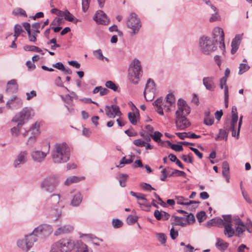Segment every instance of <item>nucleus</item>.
Returning <instances> with one entry per match:
<instances>
[{
	"label": "nucleus",
	"instance_id": "nucleus-1",
	"mask_svg": "<svg viewBox=\"0 0 252 252\" xmlns=\"http://www.w3.org/2000/svg\"><path fill=\"white\" fill-rule=\"evenodd\" d=\"M70 149L65 143H56L52 151V158L54 162L61 163L66 162L70 158Z\"/></svg>",
	"mask_w": 252,
	"mask_h": 252
},
{
	"label": "nucleus",
	"instance_id": "nucleus-2",
	"mask_svg": "<svg viewBox=\"0 0 252 252\" xmlns=\"http://www.w3.org/2000/svg\"><path fill=\"white\" fill-rule=\"evenodd\" d=\"M50 201L52 203L53 206L50 210L49 217L53 222H56L60 220L62 217V210L64 206L62 204L59 194H52L50 196Z\"/></svg>",
	"mask_w": 252,
	"mask_h": 252
},
{
	"label": "nucleus",
	"instance_id": "nucleus-3",
	"mask_svg": "<svg viewBox=\"0 0 252 252\" xmlns=\"http://www.w3.org/2000/svg\"><path fill=\"white\" fill-rule=\"evenodd\" d=\"M75 241L69 238L61 239L51 245L50 252H71L75 248Z\"/></svg>",
	"mask_w": 252,
	"mask_h": 252
},
{
	"label": "nucleus",
	"instance_id": "nucleus-4",
	"mask_svg": "<svg viewBox=\"0 0 252 252\" xmlns=\"http://www.w3.org/2000/svg\"><path fill=\"white\" fill-rule=\"evenodd\" d=\"M60 182L58 175L51 174L43 179L40 183V188L43 191L52 193L56 190Z\"/></svg>",
	"mask_w": 252,
	"mask_h": 252
},
{
	"label": "nucleus",
	"instance_id": "nucleus-5",
	"mask_svg": "<svg viewBox=\"0 0 252 252\" xmlns=\"http://www.w3.org/2000/svg\"><path fill=\"white\" fill-rule=\"evenodd\" d=\"M141 73V63L138 60L134 59L129 65L128 74L129 80L134 84H137L142 76Z\"/></svg>",
	"mask_w": 252,
	"mask_h": 252
},
{
	"label": "nucleus",
	"instance_id": "nucleus-6",
	"mask_svg": "<svg viewBox=\"0 0 252 252\" xmlns=\"http://www.w3.org/2000/svg\"><path fill=\"white\" fill-rule=\"evenodd\" d=\"M38 238L34 232L25 234L23 238L18 240L17 245L22 251L27 252L33 247Z\"/></svg>",
	"mask_w": 252,
	"mask_h": 252
},
{
	"label": "nucleus",
	"instance_id": "nucleus-7",
	"mask_svg": "<svg viewBox=\"0 0 252 252\" xmlns=\"http://www.w3.org/2000/svg\"><path fill=\"white\" fill-rule=\"evenodd\" d=\"M199 47L201 52L205 55H209L215 51L217 47L210 37L203 36L199 39Z\"/></svg>",
	"mask_w": 252,
	"mask_h": 252
},
{
	"label": "nucleus",
	"instance_id": "nucleus-8",
	"mask_svg": "<svg viewBox=\"0 0 252 252\" xmlns=\"http://www.w3.org/2000/svg\"><path fill=\"white\" fill-rule=\"evenodd\" d=\"M127 27L132 30L131 34L134 35L138 33L141 26L140 19L137 14L132 12L130 14L126 22Z\"/></svg>",
	"mask_w": 252,
	"mask_h": 252
},
{
	"label": "nucleus",
	"instance_id": "nucleus-9",
	"mask_svg": "<svg viewBox=\"0 0 252 252\" xmlns=\"http://www.w3.org/2000/svg\"><path fill=\"white\" fill-rule=\"evenodd\" d=\"M32 112L31 108L25 107L13 118L12 122L18 123L19 126H23L31 118Z\"/></svg>",
	"mask_w": 252,
	"mask_h": 252
},
{
	"label": "nucleus",
	"instance_id": "nucleus-10",
	"mask_svg": "<svg viewBox=\"0 0 252 252\" xmlns=\"http://www.w3.org/2000/svg\"><path fill=\"white\" fill-rule=\"evenodd\" d=\"M33 231L37 237L40 236L42 238H47L53 233V228L50 224L44 223L35 227Z\"/></svg>",
	"mask_w": 252,
	"mask_h": 252
},
{
	"label": "nucleus",
	"instance_id": "nucleus-11",
	"mask_svg": "<svg viewBox=\"0 0 252 252\" xmlns=\"http://www.w3.org/2000/svg\"><path fill=\"white\" fill-rule=\"evenodd\" d=\"M178 109L175 113V117H187L190 112V107L183 99H179L177 102Z\"/></svg>",
	"mask_w": 252,
	"mask_h": 252
},
{
	"label": "nucleus",
	"instance_id": "nucleus-12",
	"mask_svg": "<svg viewBox=\"0 0 252 252\" xmlns=\"http://www.w3.org/2000/svg\"><path fill=\"white\" fill-rule=\"evenodd\" d=\"M153 105L156 107V111L158 114L160 115H163V110L166 112L171 111L170 106L166 103L162 97H160L156 99L153 103Z\"/></svg>",
	"mask_w": 252,
	"mask_h": 252
},
{
	"label": "nucleus",
	"instance_id": "nucleus-13",
	"mask_svg": "<svg viewBox=\"0 0 252 252\" xmlns=\"http://www.w3.org/2000/svg\"><path fill=\"white\" fill-rule=\"evenodd\" d=\"M213 37L216 42L219 43L220 47L222 50L225 48V44L224 43V32L222 29L220 27H215L212 32Z\"/></svg>",
	"mask_w": 252,
	"mask_h": 252
},
{
	"label": "nucleus",
	"instance_id": "nucleus-14",
	"mask_svg": "<svg viewBox=\"0 0 252 252\" xmlns=\"http://www.w3.org/2000/svg\"><path fill=\"white\" fill-rule=\"evenodd\" d=\"M28 153L27 151H21L16 157L13 162V166L16 168H20L28 160Z\"/></svg>",
	"mask_w": 252,
	"mask_h": 252
},
{
	"label": "nucleus",
	"instance_id": "nucleus-15",
	"mask_svg": "<svg viewBox=\"0 0 252 252\" xmlns=\"http://www.w3.org/2000/svg\"><path fill=\"white\" fill-rule=\"evenodd\" d=\"M231 120L230 122V126L228 128L232 131V136L236 137L237 123L238 120V113L237 112V108L235 106H233L231 110Z\"/></svg>",
	"mask_w": 252,
	"mask_h": 252
},
{
	"label": "nucleus",
	"instance_id": "nucleus-16",
	"mask_svg": "<svg viewBox=\"0 0 252 252\" xmlns=\"http://www.w3.org/2000/svg\"><path fill=\"white\" fill-rule=\"evenodd\" d=\"M22 105L23 100L17 96H13L6 103V108L10 110H17L21 108Z\"/></svg>",
	"mask_w": 252,
	"mask_h": 252
},
{
	"label": "nucleus",
	"instance_id": "nucleus-17",
	"mask_svg": "<svg viewBox=\"0 0 252 252\" xmlns=\"http://www.w3.org/2000/svg\"><path fill=\"white\" fill-rule=\"evenodd\" d=\"M105 111L106 115L109 118H114L116 116L120 117L122 115L119 107L115 105L106 106Z\"/></svg>",
	"mask_w": 252,
	"mask_h": 252
},
{
	"label": "nucleus",
	"instance_id": "nucleus-18",
	"mask_svg": "<svg viewBox=\"0 0 252 252\" xmlns=\"http://www.w3.org/2000/svg\"><path fill=\"white\" fill-rule=\"evenodd\" d=\"M31 155L32 159L34 162L41 163L45 160L47 153L40 150H33L32 151Z\"/></svg>",
	"mask_w": 252,
	"mask_h": 252
},
{
	"label": "nucleus",
	"instance_id": "nucleus-19",
	"mask_svg": "<svg viewBox=\"0 0 252 252\" xmlns=\"http://www.w3.org/2000/svg\"><path fill=\"white\" fill-rule=\"evenodd\" d=\"M175 123L177 129L184 130L190 125L187 117H175Z\"/></svg>",
	"mask_w": 252,
	"mask_h": 252
},
{
	"label": "nucleus",
	"instance_id": "nucleus-20",
	"mask_svg": "<svg viewBox=\"0 0 252 252\" xmlns=\"http://www.w3.org/2000/svg\"><path fill=\"white\" fill-rule=\"evenodd\" d=\"M93 19L98 24L106 25L109 22L106 15L101 10L97 11Z\"/></svg>",
	"mask_w": 252,
	"mask_h": 252
},
{
	"label": "nucleus",
	"instance_id": "nucleus-21",
	"mask_svg": "<svg viewBox=\"0 0 252 252\" xmlns=\"http://www.w3.org/2000/svg\"><path fill=\"white\" fill-rule=\"evenodd\" d=\"M203 84L205 88L209 91L214 90L216 85L214 82V78L212 76L206 77L203 79Z\"/></svg>",
	"mask_w": 252,
	"mask_h": 252
},
{
	"label": "nucleus",
	"instance_id": "nucleus-22",
	"mask_svg": "<svg viewBox=\"0 0 252 252\" xmlns=\"http://www.w3.org/2000/svg\"><path fill=\"white\" fill-rule=\"evenodd\" d=\"M235 225L237 226L235 228V235L240 237L246 230V227L244 223L239 218L235 220Z\"/></svg>",
	"mask_w": 252,
	"mask_h": 252
},
{
	"label": "nucleus",
	"instance_id": "nucleus-23",
	"mask_svg": "<svg viewBox=\"0 0 252 252\" xmlns=\"http://www.w3.org/2000/svg\"><path fill=\"white\" fill-rule=\"evenodd\" d=\"M75 243L74 249L75 252H93L92 250L81 241L76 240Z\"/></svg>",
	"mask_w": 252,
	"mask_h": 252
},
{
	"label": "nucleus",
	"instance_id": "nucleus-24",
	"mask_svg": "<svg viewBox=\"0 0 252 252\" xmlns=\"http://www.w3.org/2000/svg\"><path fill=\"white\" fill-rule=\"evenodd\" d=\"M243 34H237L235 37L233 39L231 42V53L232 54H234L239 48V46L240 44L241 41L242 39V36Z\"/></svg>",
	"mask_w": 252,
	"mask_h": 252
},
{
	"label": "nucleus",
	"instance_id": "nucleus-25",
	"mask_svg": "<svg viewBox=\"0 0 252 252\" xmlns=\"http://www.w3.org/2000/svg\"><path fill=\"white\" fill-rule=\"evenodd\" d=\"M73 227L69 224L63 225L58 228L54 232L55 236H59L63 234L69 233L73 231Z\"/></svg>",
	"mask_w": 252,
	"mask_h": 252
},
{
	"label": "nucleus",
	"instance_id": "nucleus-26",
	"mask_svg": "<svg viewBox=\"0 0 252 252\" xmlns=\"http://www.w3.org/2000/svg\"><path fill=\"white\" fill-rule=\"evenodd\" d=\"M134 108L135 111L128 113V118L131 124L136 125L139 119V114L138 110L135 106Z\"/></svg>",
	"mask_w": 252,
	"mask_h": 252
},
{
	"label": "nucleus",
	"instance_id": "nucleus-27",
	"mask_svg": "<svg viewBox=\"0 0 252 252\" xmlns=\"http://www.w3.org/2000/svg\"><path fill=\"white\" fill-rule=\"evenodd\" d=\"M18 89V86L17 81L15 79H12L7 82L6 92L7 93L12 94L16 93Z\"/></svg>",
	"mask_w": 252,
	"mask_h": 252
},
{
	"label": "nucleus",
	"instance_id": "nucleus-28",
	"mask_svg": "<svg viewBox=\"0 0 252 252\" xmlns=\"http://www.w3.org/2000/svg\"><path fill=\"white\" fill-rule=\"evenodd\" d=\"M130 193L132 196L135 197L138 200L142 201V202H140V201L138 202V204L139 205H140V206L143 205L146 207H150L151 206L150 205H149L148 204V203H147L148 200L145 198V195L144 194H142V193L137 194L136 193H135L133 191H132L130 192Z\"/></svg>",
	"mask_w": 252,
	"mask_h": 252
},
{
	"label": "nucleus",
	"instance_id": "nucleus-29",
	"mask_svg": "<svg viewBox=\"0 0 252 252\" xmlns=\"http://www.w3.org/2000/svg\"><path fill=\"white\" fill-rule=\"evenodd\" d=\"M171 224L174 227V225H180L185 226L187 223L185 222V218L183 217H179L175 215H173L170 219Z\"/></svg>",
	"mask_w": 252,
	"mask_h": 252
},
{
	"label": "nucleus",
	"instance_id": "nucleus-30",
	"mask_svg": "<svg viewBox=\"0 0 252 252\" xmlns=\"http://www.w3.org/2000/svg\"><path fill=\"white\" fill-rule=\"evenodd\" d=\"M175 199L178 204L183 205H189L193 204H199L200 203L199 201L189 200V199L184 198L182 196H176Z\"/></svg>",
	"mask_w": 252,
	"mask_h": 252
},
{
	"label": "nucleus",
	"instance_id": "nucleus-31",
	"mask_svg": "<svg viewBox=\"0 0 252 252\" xmlns=\"http://www.w3.org/2000/svg\"><path fill=\"white\" fill-rule=\"evenodd\" d=\"M154 215L156 219L158 220H167L170 218V215L169 214L164 211H159L158 210H156L154 212Z\"/></svg>",
	"mask_w": 252,
	"mask_h": 252
},
{
	"label": "nucleus",
	"instance_id": "nucleus-32",
	"mask_svg": "<svg viewBox=\"0 0 252 252\" xmlns=\"http://www.w3.org/2000/svg\"><path fill=\"white\" fill-rule=\"evenodd\" d=\"M222 222L223 220L222 219L220 218H216L209 220L207 222L206 225L207 226H217L219 227H222V224H223Z\"/></svg>",
	"mask_w": 252,
	"mask_h": 252
},
{
	"label": "nucleus",
	"instance_id": "nucleus-33",
	"mask_svg": "<svg viewBox=\"0 0 252 252\" xmlns=\"http://www.w3.org/2000/svg\"><path fill=\"white\" fill-rule=\"evenodd\" d=\"M224 227V234L228 238L233 237L235 234V230L232 228V224L225 225Z\"/></svg>",
	"mask_w": 252,
	"mask_h": 252
},
{
	"label": "nucleus",
	"instance_id": "nucleus-34",
	"mask_svg": "<svg viewBox=\"0 0 252 252\" xmlns=\"http://www.w3.org/2000/svg\"><path fill=\"white\" fill-rule=\"evenodd\" d=\"M84 179V177H79L77 176H73L67 178L64 182L65 186H69L72 184L78 183Z\"/></svg>",
	"mask_w": 252,
	"mask_h": 252
},
{
	"label": "nucleus",
	"instance_id": "nucleus-35",
	"mask_svg": "<svg viewBox=\"0 0 252 252\" xmlns=\"http://www.w3.org/2000/svg\"><path fill=\"white\" fill-rule=\"evenodd\" d=\"M29 131L31 133V135L38 137L40 133V125L38 123L36 122L31 127Z\"/></svg>",
	"mask_w": 252,
	"mask_h": 252
},
{
	"label": "nucleus",
	"instance_id": "nucleus-36",
	"mask_svg": "<svg viewBox=\"0 0 252 252\" xmlns=\"http://www.w3.org/2000/svg\"><path fill=\"white\" fill-rule=\"evenodd\" d=\"M82 200V196L80 193L77 192L73 196L71 201V205L76 207L79 206V205L81 203Z\"/></svg>",
	"mask_w": 252,
	"mask_h": 252
},
{
	"label": "nucleus",
	"instance_id": "nucleus-37",
	"mask_svg": "<svg viewBox=\"0 0 252 252\" xmlns=\"http://www.w3.org/2000/svg\"><path fill=\"white\" fill-rule=\"evenodd\" d=\"M216 246L220 250H224L228 247V244L220 238H218Z\"/></svg>",
	"mask_w": 252,
	"mask_h": 252
},
{
	"label": "nucleus",
	"instance_id": "nucleus-38",
	"mask_svg": "<svg viewBox=\"0 0 252 252\" xmlns=\"http://www.w3.org/2000/svg\"><path fill=\"white\" fill-rule=\"evenodd\" d=\"M156 86L154 82L151 79L147 81L144 92H156Z\"/></svg>",
	"mask_w": 252,
	"mask_h": 252
},
{
	"label": "nucleus",
	"instance_id": "nucleus-39",
	"mask_svg": "<svg viewBox=\"0 0 252 252\" xmlns=\"http://www.w3.org/2000/svg\"><path fill=\"white\" fill-rule=\"evenodd\" d=\"M94 56L98 60L100 61H103L105 60L106 61H108L109 60L107 58H105L102 54V52L101 49H97L93 51Z\"/></svg>",
	"mask_w": 252,
	"mask_h": 252
},
{
	"label": "nucleus",
	"instance_id": "nucleus-40",
	"mask_svg": "<svg viewBox=\"0 0 252 252\" xmlns=\"http://www.w3.org/2000/svg\"><path fill=\"white\" fill-rule=\"evenodd\" d=\"M60 15L63 16L64 19L69 22H72L74 20V16L68 11L65 10L63 12L59 11Z\"/></svg>",
	"mask_w": 252,
	"mask_h": 252
},
{
	"label": "nucleus",
	"instance_id": "nucleus-41",
	"mask_svg": "<svg viewBox=\"0 0 252 252\" xmlns=\"http://www.w3.org/2000/svg\"><path fill=\"white\" fill-rule=\"evenodd\" d=\"M227 137V133L224 129H220L219 130V134L216 137V140H226Z\"/></svg>",
	"mask_w": 252,
	"mask_h": 252
},
{
	"label": "nucleus",
	"instance_id": "nucleus-42",
	"mask_svg": "<svg viewBox=\"0 0 252 252\" xmlns=\"http://www.w3.org/2000/svg\"><path fill=\"white\" fill-rule=\"evenodd\" d=\"M163 100L170 106V107L172 105L175 104V99L174 95L172 94H168L165 98L163 99Z\"/></svg>",
	"mask_w": 252,
	"mask_h": 252
},
{
	"label": "nucleus",
	"instance_id": "nucleus-43",
	"mask_svg": "<svg viewBox=\"0 0 252 252\" xmlns=\"http://www.w3.org/2000/svg\"><path fill=\"white\" fill-rule=\"evenodd\" d=\"M14 30V34L13 36L15 37V40H16L17 39V37L24 31L22 29L21 26L19 24H16L15 25Z\"/></svg>",
	"mask_w": 252,
	"mask_h": 252
},
{
	"label": "nucleus",
	"instance_id": "nucleus-44",
	"mask_svg": "<svg viewBox=\"0 0 252 252\" xmlns=\"http://www.w3.org/2000/svg\"><path fill=\"white\" fill-rule=\"evenodd\" d=\"M22 126H19L18 123H17V126H14L11 129V133L12 135L16 137H18L20 135V131L22 130L21 129Z\"/></svg>",
	"mask_w": 252,
	"mask_h": 252
},
{
	"label": "nucleus",
	"instance_id": "nucleus-45",
	"mask_svg": "<svg viewBox=\"0 0 252 252\" xmlns=\"http://www.w3.org/2000/svg\"><path fill=\"white\" fill-rule=\"evenodd\" d=\"M24 49L25 51H34L38 53H41L42 55L44 54L42 52V51L39 47L35 46H25L24 47Z\"/></svg>",
	"mask_w": 252,
	"mask_h": 252
},
{
	"label": "nucleus",
	"instance_id": "nucleus-46",
	"mask_svg": "<svg viewBox=\"0 0 252 252\" xmlns=\"http://www.w3.org/2000/svg\"><path fill=\"white\" fill-rule=\"evenodd\" d=\"M128 178L127 174H122L118 177L120 185L122 187H125L126 186V182Z\"/></svg>",
	"mask_w": 252,
	"mask_h": 252
},
{
	"label": "nucleus",
	"instance_id": "nucleus-47",
	"mask_svg": "<svg viewBox=\"0 0 252 252\" xmlns=\"http://www.w3.org/2000/svg\"><path fill=\"white\" fill-rule=\"evenodd\" d=\"M250 68V67L248 65V64L246 63H240L239 67V74H242L244 72L248 71Z\"/></svg>",
	"mask_w": 252,
	"mask_h": 252
},
{
	"label": "nucleus",
	"instance_id": "nucleus-48",
	"mask_svg": "<svg viewBox=\"0 0 252 252\" xmlns=\"http://www.w3.org/2000/svg\"><path fill=\"white\" fill-rule=\"evenodd\" d=\"M223 222L222 226L225 225H229L232 224V217L230 215H225L222 216Z\"/></svg>",
	"mask_w": 252,
	"mask_h": 252
},
{
	"label": "nucleus",
	"instance_id": "nucleus-49",
	"mask_svg": "<svg viewBox=\"0 0 252 252\" xmlns=\"http://www.w3.org/2000/svg\"><path fill=\"white\" fill-rule=\"evenodd\" d=\"M156 92H144V95L145 99L147 101H151L155 97V94Z\"/></svg>",
	"mask_w": 252,
	"mask_h": 252
},
{
	"label": "nucleus",
	"instance_id": "nucleus-50",
	"mask_svg": "<svg viewBox=\"0 0 252 252\" xmlns=\"http://www.w3.org/2000/svg\"><path fill=\"white\" fill-rule=\"evenodd\" d=\"M212 12H213L214 13L212 14L210 18V21L211 22H213L220 20V17L218 13V9L217 8L216 11H212Z\"/></svg>",
	"mask_w": 252,
	"mask_h": 252
},
{
	"label": "nucleus",
	"instance_id": "nucleus-51",
	"mask_svg": "<svg viewBox=\"0 0 252 252\" xmlns=\"http://www.w3.org/2000/svg\"><path fill=\"white\" fill-rule=\"evenodd\" d=\"M162 135V134L159 131H155L153 134H150V137H151L155 142L160 143L161 142L160 137Z\"/></svg>",
	"mask_w": 252,
	"mask_h": 252
},
{
	"label": "nucleus",
	"instance_id": "nucleus-52",
	"mask_svg": "<svg viewBox=\"0 0 252 252\" xmlns=\"http://www.w3.org/2000/svg\"><path fill=\"white\" fill-rule=\"evenodd\" d=\"M222 175H226L229 174V166L228 163L225 161L222 162Z\"/></svg>",
	"mask_w": 252,
	"mask_h": 252
},
{
	"label": "nucleus",
	"instance_id": "nucleus-53",
	"mask_svg": "<svg viewBox=\"0 0 252 252\" xmlns=\"http://www.w3.org/2000/svg\"><path fill=\"white\" fill-rule=\"evenodd\" d=\"M158 241L162 244L165 245L166 242V236L165 234L159 233L157 234Z\"/></svg>",
	"mask_w": 252,
	"mask_h": 252
},
{
	"label": "nucleus",
	"instance_id": "nucleus-54",
	"mask_svg": "<svg viewBox=\"0 0 252 252\" xmlns=\"http://www.w3.org/2000/svg\"><path fill=\"white\" fill-rule=\"evenodd\" d=\"M186 174L185 172L183 171H180L177 169H175L173 170V171L172 172L171 174L169 175V177L171 176H182V177H186Z\"/></svg>",
	"mask_w": 252,
	"mask_h": 252
},
{
	"label": "nucleus",
	"instance_id": "nucleus-55",
	"mask_svg": "<svg viewBox=\"0 0 252 252\" xmlns=\"http://www.w3.org/2000/svg\"><path fill=\"white\" fill-rule=\"evenodd\" d=\"M12 13L15 15H22L25 16H27L26 11L21 8H17L15 9L13 11Z\"/></svg>",
	"mask_w": 252,
	"mask_h": 252
},
{
	"label": "nucleus",
	"instance_id": "nucleus-56",
	"mask_svg": "<svg viewBox=\"0 0 252 252\" xmlns=\"http://www.w3.org/2000/svg\"><path fill=\"white\" fill-rule=\"evenodd\" d=\"M105 86L109 88L111 90H112L114 91H117L118 87L116 85V84L111 81H108L105 83Z\"/></svg>",
	"mask_w": 252,
	"mask_h": 252
},
{
	"label": "nucleus",
	"instance_id": "nucleus-57",
	"mask_svg": "<svg viewBox=\"0 0 252 252\" xmlns=\"http://www.w3.org/2000/svg\"><path fill=\"white\" fill-rule=\"evenodd\" d=\"M91 0H82V9L86 12L89 8Z\"/></svg>",
	"mask_w": 252,
	"mask_h": 252
},
{
	"label": "nucleus",
	"instance_id": "nucleus-58",
	"mask_svg": "<svg viewBox=\"0 0 252 252\" xmlns=\"http://www.w3.org/2000/svg\"><path fill=\"white\" fill-rule=\"evenodd\" d=\"M137 220V218L132 215H129L126 219L127 222L129 224H132L135 223Z\"/></svg>",
	"mask_w": 252,
	"mask_h": 252
},
{
	"label": "nucleus",
	"instance_id": "nucleus-59",
	"mask_svg": "<svg viewBox=\"0 0 252 252\" xmlns=\"http://www.w3.org/2000/svg\"><path fill=\"white\" fill-rule=\"evenodd\" d=\"M37 138V136L31 135L27 141V145L29 146L33 145L36 142Z\"/></svg>",
	"mask_w": 252,
	"mask_h": 252
},
{
	"label": "nucleus",
	"instance_id": "nucleus-60",
	"mask_svg": "<svg viewBox=\"0 0 252 252\" xmlns=\"http://www.w3.org/2000/svg\"><path fill=\"white\" fill-rule=\"evenodd\" d=\"M185 222H187L188 223L190 224L193 223L195 221V218L193 215L191 213L189 214L187 218L185 219Z\"/></svg>",
	"mask_w": 252,
	"mask_h": 252
},
{
	"label": "nucleus",
	"instance_id": "nucleus-61",
	"mask_svg": "<svg viewBox=\"0 0 252 252\" xmlns=\"http://www.w3.org/2000/svg\"><path fill=\"white\" fill-rule=\"evenodd\" d=\"M133 144L139 147H143L146 146V142L140 139L134 140Z\"/></svg>",
	"mask_w": 252,
	"mask_h": 252
},
{
	"label": "nucleus",
	"instance_id": "nucleus-62",
	"mask_svg": "<svg viewBox=\"0 0 252 252\" xmlns=\"http://www.w3.org/2000/svg\"><path fill=\"white\" fill-rule=\"evenodd\" d=\"M133 160L130 159H126L125 157H123L120 162V165L118 166L120 167H122V165L126 164H130L132 162Z\"/></svg>",
	"mask_w": 252,
	"mask_h": 252
},
{
	"label": "nucleus",
	"instance_id": "nucleus-63",
	"mask_svg": "<svg viewBox=\"0 0 252 252\" xmlns=\"http://www.w3.org/2000/svg\"><path fill=\"white\" fill-rule=\"evenodd\" d=\"M170 235L172 239L175 240L178 236V232L177 230L174 229L173 226L170 231Z\"/></svg>",
	"mask_w": 252,
	"mask_h": 252
},
{
	"label": "nucleus",
	"instance_id": "nucleus-64",
	"mask_svg": "<svg viewBox=\"0 0 252 252\" xmlns=\"http://www.w3.org/2000/svg\"><path fill=\"white\" fill-rule=\"evenodd\" d=\"M181 158L187 163H191L193 162L192 158L189 154L187 156L182 155Z\"/></svg>",
	"mask_w": 252,
	"mask_h": 252
}]
</instances>
